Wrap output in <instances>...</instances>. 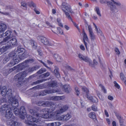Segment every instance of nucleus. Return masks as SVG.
I'll list each match as a JSON object with an SVG mask.
<instances>
[{
  "label": "nucleus",
  "instance_id": "nucleus-33",
  "mask_svg": "<svg viewBox=\"0 0 126 126\" xmlns=\"http://www.w3.org/2000/svg\"><path fill=\"white\" fill-rule=\"evenodd\" d=\"M88 116L92 119H95L96 118L95 113L94 112H91L89 114Z\"/></svg>",
  "mask_w": 126,
  "mask_h": 126
},
{
  "label": "nucleus",
  "instance_id": "nucleus-19",
  "mask_svg": "<svg viewBox=\"0 0 126 126\" xmlns=\"http://www.w3.org/2000/svg\"><path fill=\"white\" fill-rule=\"evenodd\" d=\"M28 66V64L25 61L18 65V69L20 70H22L27 67Z\"/></svg>",
  "mask_w": 126,
  "mask_h": 126
},
{
  "label": "nucleus",
  "instance_id": "nucleus-18",
  "mask_svg": "<svg viewBox=\"0 0 126 126\" xmlns=\"http://www.w3.org/2000/svg\"><path fill=\"white\" fill-rule=\"evenodd\" d=\"M71 117L70 114L69 113H67L61 116L60 118L61 120L64 121L68 120Z\"/></svg>",
  "mask_w": 126,
  "mask_h": 126
},
{
  "label": "nucleus",
  "instance_id": "nucleus-12",
  "mask_svg": "<svg viewBox=\"0 0 126 126\" xmlns=\"http://www.w3.org/2000/svg\"><path fill=\"white\" fill-rule=\"evenodd\" d=\"M16 58L14 59L12 62H10L9 63L8 65L9 66H11L14 65L15 64L17 63L20 61L21 60L24 58L21 56H17V57Z\"/></svg>",
  "mask_w": 126,
  "mask_h": 126
},
{
  "label": "nucleus",
  "instance_id": "nucleus-3",
  "mask_svg": "<svg viewBox=\"0 0 126 126\" xmlns=\"http://www.w3.org/2000/svg\"><path fill=\"white\" fill-rule=\"evenodd\" d=\"M10 106V105H7L6 104H4L0 108V112H4L6 110L5 116L6 118L8 119L11 118L13 114L12 113L13 108H11Z\"/></svg>",
  "mask_w": 126,
  "mask_h": 126
},
{
  "label": "nucleus",
  "instance_id": "nucleus-60",
  "mask_svg": "<svg viewBox=\"0 0 126 126\" xmlns=\"http://www.w3.org/2000/svg\"><path fill=\"white\" fill-rule=\"evenodd\" d=\"M0 13L5 15H9V13L8 12H2L0 11Z\"/></svg>",
  "mask_w": 126,
  "mask_h": 126
},
{
  "label": "nucleus",
  "instance_id": "nucleus-30",
  "mask_svg": "<svg viewBox=\"0 0 126 126\" xmlns=\"http://www.w3.org/2000/svg\"><path fill=\"white\" fill-rule=\"evenodd\" d=\"M47 103H48V102H44L39 101L37 102V105L39 106H42L44 107H45L47 106Z\"/></svg>",
  "mask_w": 126,
  "mask_h": 126
},
{
  "label": "nucleus",
  "instance_id": "nucleus-28",
  "mask_svg": "<svg viewBox=\"0 0 126 126\" xmlns=\"http://www.w3.org/2000/svg\"><path fill=\"white\" fill-rule=\"evenodd\" d=\"M57 82L56 81H53L51 83H49L48 86L49 87L53 88L57 86Z\"/></svg>",
  "mask_w": 126,
  "mask_h": 126
},
{
  "label": "nucleus",
  "instance_id": "nucleus-59",
  "mask_svg": "<svg viewBox=\"0 0 126 126\" xmlns=\"http://www.w3.org/2000/svg\"><path fill=\"white\" fill-rule=\"evenodd\" d=\"M47 80V79H41L40 80H37L38 83H41L42 82H43L44 81H45L46 80Z\"/></svg>",
  "mask_w": 126,
  "mask_h": 126
},
{
  "label": "nucleus",
  "instance_id": "nucleus-49",
  "mask_svg": "<svg viewBox=\"0 0 126 126\" xmlns=\"http://www.w3.org/2000/svg\"><path fill=\"white\" fill-rule=\"evenodd\" d=\"M90 36L92 40H93L95 39V37L94 33L93 32L89 33Z\"/></svg>",
  "mask_w": 126,
  "mask_h": 126
},
{
  "label": "nucleus",
  "instance_id": "nucleus-35",
  "mask_svg": "<svg viewBox=\"0 0 126 126\" xmlns=\"http://www.w3.org/2000/svg\"><path fill=\"white\" fill-rule=\"evenodd\" d=\"M94 10L98 15L100 16H101V14L99 9L98 7H96L94 9Z\"/></svg>",
  "mask_w": 126,
  "mask_h": 126
},
{
  "label": "nucleus",
  "instance_id": "nucleus-62",
  "mask_svg": "<svg viewBox=\"0 0 126 126\" xmlns=\"http://www.w3.org/2000/svg\"><path fill=\"white\" fill-rule=\"evenodd\" d=\"M92 110L94 111H96L97 110V108L94 105H93L92 106Z\"/></svg>",
  "mask_w": 126,
  "mask_h": 126
},
{
  "label": "nucleus",
  "instance_id": "nucleus-38",
  "mask_svg": "<svg viewBox=\"0 0 126 126\" xmlns=\"http://www.w3.org/2000/svg\"><path fill=\"white\" fill-rule=\"evenodd\" d=\"M46 71V70L45 68H41L37 72V73L38 74H41Z\"/></svg>",
  "mask_w": 126,
  "mask_h": 126
},
{
  "label": "nucleus",
  "instance_id": "nucleus-22",
  "mask_svg": "<svg viewBox=\"0 0 126 126\" xmlns=\"http://www.w3.org/2000/svg\"><path fill=\"white\" fill-rule=\"evenodd\" d=\"M7 95L8 97V98H9V101L10 103H11L10 101V99L11 98H12L14 99H16L15 98V97H12V90L11 89H9L7 91Z\"/></svg>",
  "mask_w": 126,
  "mask_h": 126
},
{
  "label": "nucleus",
  "instance_id": "nucleus-34",
  "mask_svg": "<svg viewBox=\"0 0 126 126\" xmlns=\"http://www.w3.org/2000/svg\"><path fill=\"white\" fill-rule=\"evenodd\" d=\"M31 46L32 47L36 49L37 47V44L33 40H31Z\"/></svg>",
  "mask_w": 126,
  "mask_h": 126
},
{
  "label": "nucleus",
  "instance_id": "nucleus-29",
  "mask_svg": "<svg viewBox=\"0 0 126 126\" xmlns=\"http://www.w3.org/2000/svg\"><path fill=\"white\" fill-rule=\"evenodd\" d=\"M56 111H55V112H52L51 113H48L49 115V118H53L57 115V114H58L56 113Z\"/></svg>",
  "mask_w": 126,
  "mask_h": 126
},
{
  "label": "nucleus",
  "instance_id": "nucleus-11",
  "mask_svg": "<svg viewBox=\"0 0 126 126\" xmlns=\"http://www.w3.org/2000/svg\"><path fill=\"white\" fill-rule=\"evenodd\" d=\"M61 7L63 11L68 10L71 9V6L65 2H62Z\"/></svg>",
  "mask_w": 126,
  "mask_h": 126
},
{
  "label": "nucleus",
  "instance_id": "nucleus-9",
  "mask_svg": "<svg viewBox=\"0 0 126 126\" xmlns=\"http://www.w3.org/2000/svg\"><path fill=\"white\" fill-rule=\"evenodd\" d=\"M37 39L45 45H48L49 43L48 39L43 36H38L37 37Z\"/></svg>",
  "mask_w": 126,
  "mask_h": 126
},
{
  "label": "nucleus",
  "instance_id": "nucleus-58",
  "mask_svg": "<svg viewBox=\"0 0 126 126\" xmlns=\"http://www.w3.org/2000/svg\"><path fill=\"white\" fill-rule=\"evenodd\" d=\"M71 20L72 22L73 23L74 25L77 28V29L79 30H80V29L79 28V27L76 24V23L75 22H74L73 21L72 19V20Z\"/></svg>",
  "mask_w": 126,
  "mask_h": 126
},
{
  "label": "nucleus",
  "instance_id": "nucleus-41",
  "mask_svg": "<svg viewBox=\"0 0 126 126\" xmlns=\"http://www.w3.org/2000/svg\"><path fill=\"white\" fill-rule=\"evenodd\" d=\"M50 94L55 93H58L59 94H60V91L59 90H55L53 89H50Z\"/></svg>",
  "mask_w": 126,
  "mask_h": 126
},
{
  "label": "nucleus",
  "instance_id": "nucleus-56",
  "mask_svg": "<svg viewBox=\"0 0 126 126\" xmlns=\"http://www.w3.org/2000/svg\"><path fill=\"white\" fill-rule=\"evenodd\" d=\"M116 116L117 118L119 120L120 122V124L121 125V121L122 120V118L119 115H116Z\"/></svg>",
  "mask_w": 126,
  "mask_h": 126
},
{
  "label": "nucleus",
  "instance_id": "nucleus-17",
  "mask_svg": "<svg viewBox=\"0 0 126 126\" xmlns=\"http://www.w3.org/2000/svg\"><path fill=\"white\" fill-rule=\"evenodd\" d=\"M8 56L10 60H13L15 58L17 57V56H18L15 51L11 52L8 54Z\"/></svg>",
  "mask_w": 126,
  "mask_h": 126
},
{
  "label": "nucleus",
  "instance_id": "nucleus-46",
  "mask_svg": "<svg viewBox=\"0 0 126 126\" xmlns=\"http://www.w3.org/2000/svg\"><path fill=\"white\" fill-rule=\"evenodd\" d=\"M83 59H82L81 61H84L86 62L88 61L89 58L87 56H84V57H83Z\"/></svg>",
  "mask_w": 126,
  "mask_h": 126
},
{
  "label": "nucleus",
  "instance_id": "nucleus-48",
  "mask_svg": "<svg viewBox=\"0 0 126 126\" xmlns=\"http://www.w3.org/2000/svg\"><path fill=\"white\" fill-rule=\"evenodd\" d=\"M57 32L58 33L61 34H62L63 33L62 30L60 27H57Z\"/></svg>",
  "mask_w": 126,
  "mask_h": 126
},
{
  "label": "nucleus",
  "instance_id": "nucleus-25",
  "mask_svg": "<svg viewBox=\"0 0 126 126\" xmlns=\"http://www.w3.org/2000/svg\"><path fill=\"white\" fill-rule=\"evenodd\" d=\"M55 69L54 71V72L56 77L58 78L60 77V75L59 71V69L57 67H55Z\"/></svg>",
  "mask_w": 126,
  "mask_h": 126
},
{
  "label": "nucleus",
  "instance_id": "nucleus-8",
  "mask_svg": "<svg viewBox=\"0 0 126 126\" xmlns=\"http://www.w3.org/2000/svg\"><path fill=\"white\" fill-rule=\"evenodd\" d=\"M25 51V50L24 48H21L20 47H18L17 51L16 52L18 56H20L24 58V53Z\"/></svg>",
  "mask_w": 126,
  "mask_h": 126
},
{
  "label": "nucleus",
  "instance_id": "nucleus-37",
  "mask_svg": "<svg viewBox=\"0 0 126 126\" xmlns=\"http://www.w3.org/2000/svg\"><path fill=\"white\" fill-rule=\"evenodd\" d=\"M21 7L23 9H27V5L25 2L23 1L21 3Z\"/></svg>",
  "mask_w": 126,
  "mask_h": 126
},
{
  "label": "nucleus",
  "instance_id": "nucleus-26",
  "mask_svg": "<svg viewBox=\"0 0 126 126\" xmlns=\"http://www.w3.org/2000/svg\"><path fill=\"white\" fill-rule=\"evenodd\" d=\"M63 88L64 89L65 92L67 93H69V92L71 90L70 86L66 84L64 85L63 86Z\"/></svg>",
  "mask_w": 126,
  "mask_h": 126
},
{
  "label": "nucleus",
  "instance_id": "nucleus-23",
  "mask_svg": "<svg viewBox=\"0 0 126 126\" xmlns=\"http://www.w3.org/2000/svg\"><path fill=\"white\" fill-rule=\"evenodd\" d=\"M11 38L8 41V43L10 44H11L12 45L16 46L17 44L16 39L15 38Z\"/></svg>",
  "mask_w": 126,
  "mask_h": 126
},
{
  "label": "nucleus",
  "instance_id": "nucleus-53",
  "mask_svg": "<svg viewBox=\"0 0 126 126\" xmlns=\"http://www.w3.org/2000/svg\"><path fill=\"white\" fill-rule=\"evenodd\" d=\"M78 57L81 61L82 59H83V57H84V55L81 53L78 54Z\"/></svg>",
  "mask_w": 126,
  "mask_h": 126
},
{
  "label": "nucleus",
  "instance_id": "nucleus-14",
  "mask_svg": "<svg viewBox=\"0 0 126 126\" xmlns=\"http://www.w3.org/2000/svg\"><path fill=\"white\" fill-rule=\"evenodd\" d=\"M6 29V25L2 23L0 25V40H1L3 37V32Z\"/></svg>",
  "mask_w": 126,
  "mask_h": 126
},
{
  "label": "nucleus",
  "instance_id": "nucleus-52",
  "mask_svg": "<svg viewBox=\"0 0 126 126\" xmlns=\"http://www.w3.org/2000/svg\"><path fill=\"white\" fill-rule=\"evenodd\" d=\"M113 83L114 84V86L118 89H119L120 87L119 85L117 83L116 81H114Z\"/></svg>",
  "mask_w": 126,
  "mask_h": 126
},
{
  "label": "nucleus",
  "instance_id": "nucleus-36",
  "mask_svg": "<svg viewBox=\"0 0 126 126\" xmlns=\"http://www.w3.org/2000/svg\"><path fill=\"white\" fill-rule=\"evenodd\" d=\"M59 97L58 96H53L50 97V100L54 101H57L58 100Z\"/></svg>",
  "mask_w": 126,
  "mask_h": 126
},
{
  "label": "nucleus",
  "instance_id": "nucleus-40",
  "mask_svg": "<svg viewBox=\"0 0 126 126\" xmlns=\"http://www.w3.org/2000/svg\"><path fill=\"white\" fill-rule=\"evenodd\" d=\"M46 102H48V103L47 104V106L49 105H50L51 107H55V104L54 102H49L48 101Z\"/></svg>",
  "mask_w": 126,
  "mask_h": 126
},
{
  "label": "nucleus",
  "instance_id": "nucleus-1",
  "mask_svg": "<svg viewBox=\"0 0 126 126\" xmlns=\"http://www.w3.org/2000/svg\"><path fill=\"white\" fill-rule=\"evenodd\" d=\"M39 67L37 66L32 67L30 68L29 69L25 71L21 72L15 75L14 77V80H17V82L16 83L17 86L20 87L23 83V80L25 77L27 75L28 73L33 72L34 70L38 69Z\"/></svg>",
  "mask_w": 126,
  "mask_h": 126
},
{
  "label": "nucleus",
  "instance_id": "nucleus-44",
  "mask_svg": "<svg viewBox=\"0 0 126 126\" xmlns=\"http://www.w3.org/2000/svg\"><path fill=\"white\" fill-rule=\"evenodd\" d=\"M89 61L87 62V63L89 64V65L90 66L92 67H94V65L93 63L92 60L89 58Z\"/></svg>",
  "mask_w": 126,
  "mask_h": 126
},
{
  "label": "nucleus",
  "instance_id": "nucleus-2",
  "mask_svg": "<svg viewBox=\"0 0 126 126\" xmlns=\"http://www.w3.org/2000/svg\"><path fill=\"white\" fill-rule=\"evenodd\" d=\"M111 1L105 0L103 2V3H107L110 11L112 13H115L118 11V8L121 6V3L119 1L114 0H111Z\"/></svg>",
  "mask_w": 126,
  "mask_h": 126
},
{
  "label": "nucleus",
  "instance_id": "nucleus-21",
  "mask_svg": "<svg viewBox=\"0 0 126 126\" xmlns=\"http://www.w3.org/2000/svg\"><path fill=\"white\" fill-rule=\"evenodd\" d=\"M11 47V44L8 45H7L3 46L2 48L0 49V51L3 53Z\"/></svg>",
  "mask_w": 126,
  "mask_h": 126
},
{
  "label": "nucleus",
  "instance_id": "nucleus-6",
  "mask_svg": "<svg viewBox=\"0 0 126 126\" xmlns=\"http://www.w3.org/2000/svg\"><path fill=\"white\" fill-rule=\"evenodd\" d=\"M26 117L27 121H25V123L27 125V126H37L36 124L33 123V122L37 123L38 121V120L37 119L35 118L34 117L32 116L27 115Z\"/></svg>",
  "mask_w": 126,
  "mask_h": 126
},
{
  "label": "nucleus",
  "instance_id": "nucleus-57",
  "mask_svg": "<svg viewBox=\"0 0 126 126\" xmlns=\"http://www.w3.org/2000/svg\"><path fill=\"white\" fill-rule=\"evenodd\" d=\"M115 51L117 54H119L120 52L119 51L118 49L117 48H115Z\"/></svg>",
  "mask_w": 126,
  "mask_h": 126
},
{
  "label": "nucleus",
  "instance_id": "nucleus-42",
  "mask_svg": "<svg viewBox=\"0 0 126 126\" xmlns=\"http://www.w3.org/2000/svg\"><path fill=\"white\" fill-rule=\"evenodd\" d=\"M75 93L77 96H78L79 94V89L77 87H75Z\"/></svg>",
  "mask_w": 126,
  "mask_h": 126
},
{
  "label": "nucleus",
  "instance_id": "nucleus-7",
  "mask_svg": "<svg viewBox=\"0 0 126 126\" xmlns=\"http://www.w3.org/2000/svg\"><path fill=\"white\" fill-rule=\"evenodd\" d=\"M82 89L83 91L86 93V97L88 99L90 100L93 102L96 103L97 102V100L95 97H93L92 96H89L88 95L89 91L87 88L83 87L82 88Z\"/></svg>",
  "mask_w": 126,
  "mask_h": 126
},
{
  "label": "nucleus",
  "instance_id": "nucleus-32",
  "mask_svg": "<svg viewBox=\"0 0 126 126\" xmlns=\"http://www.w3.org/2000/svg\"><path fill=\"white\" fill-rule=\"evenodd\" d=\"M50 75V73L49 72H47L43 74H42L40 75V77L42 78L47 77L49 76Z\"/></svg>",
  "mask_w": 126,
  "mask_h": 126
},
{
  "label": "nucleus",
  "instance_id": "nucleus-39",
  "mask_svg": "<svg viewBox=\"0 0 126 126\" xmlns=\"http://www.w3.org/2000/svg\"><path fill=\"white\" fill-rule=\"evenodd\" d=\"M48 110L47 109V112L49 113L52 112H55L54 111L55 110V107H50L49 109H48Z\"/></svg>",
  "mask_w": 126,
  "mask_h": 126
},
{
  "label": "nucleus",
  "instance_id": "nucleus-15",
  "mask_svg": "<svg viewBox=\"0 0 126 126\" xmlns=\"http://www.w3.org/2000/svg\"><path fill=\"white\" fill-rule=\"evenodd\" d=\"M11 32L9 30L7 31L5 33V35L4 36H6L7 37L3 39V41L6 42L13 37V35H11Z\"/></svg>",
  "mask_w": 126,
  "mask_h": 126
},
{
  "label": "nucleus",
  "instance_id": "nucleus-31",
  "mask_svg": "<svg viewBox=\"0 0 126 126\" xmlns=\"http://www.w3.org/2000/svg\"><path fill=\"white\" fill-rule=\"evenodd\" d=\"M53 57L58 62L61 61V58L59 56L58 54H54L53 55Z\"/></svg>",
  "mask_w": 126,
  "mask_h": 126
},
{
  "label": "nucleus",
  "instance_id": "nucleus-64",
  "mask_svg": "<svg viewBox=\"0 0 126 126\" xmlns=\"http://www.w3.org/2000/svg\"><path fill=\"white\" fill-rule=\"evenodd\" d=\"M108 99L111 101H112L113 99V97L111 95H109L108 97Z\"/></svg>",
  "mask_w": 126,
  "mask_h": 126
},
{
  "label": "nucleus",
  "instance_id": "nucleus-4",
  "mask_svg": "<svg viewBox=\"0 0 126 126\" xmlns=\"http://www.w3.org/2000/svg\"><path fill=\"white\" fill-rule=\"evenodd\" d=\"M43 112L45 111L46 113L42 115L38 113L37 111L34 109H30L29 110L30 112L32 115L36 117H41L45 119L49 118L48 112H47V109H44L42 110Z\"/></svg>",
  "mask_w": 126,
  "mask_h": 126
},
{
  "label": "nucleus",
  "instance_id": "nucleus-55",
  "mask_svg": "<svg viewBox=\"0 0 126 126\" xmlns=\"http://www.w3.org/2000/svg\"><path fill=\"white\" fill-rule=\"evenodd\" d=\"M54 126H59L61 125V123L60 122H57L53 123Z\"/></svg>",
  "mask_w": 126,
  "mask_h": 126
},
{
  "label": "nucleus",
  "instance_id": "nucleus-54",
  "mask_svg": "<svg viewBox=\"0 0 126 126\" xmlns=\"http://www.w3.org/2000/svg\"><path fill=\"white\" fill-rule=\"evenodd\" d=\"M30 5L31 6H32L34 8V9L36 8V5L33 2L31 1L30 4Z\"/></svg>",
  "mask_w": 126,
  "mask_h": 126
},
{
  "label": "nucleus",
  "instance_id": "nucleus-27",
  "mask_svg": "<svg viewBox=\"0 0 126 126\" xmlns=\"http://www.w3.org/2000/svg\"><path fill=\"white\" fill-rule=\"evenodd\" d=\"M7 94L6 87L5 86H3L2 88L1 94L2 96H5L7 95Z\"/></svg>",
  "mask_w": 126,
  "mask_h": 126
},
{
  "label": "nucleus",
  "instance_id": "nucleus-63",
  "mask_svg": "<svg viewBox=\"0 0 126 126\" xmlns=\"http://www.w3.org/2000/svg\"><path fill=\"white\" fill-rule=\"evenodd\" d=\"M88 28L89 33L93 32L91 26L90 25L88 26Z\"/></svg>",
  "mask_w": 126,
  "mask_h": 126
},
{
  "label": "nucleus",
  "instance_id": "nucleus-13",
  "mask_svg": "<svg viewBox=\"0 0 126 126\" xmlns=\"http://www.w3.org/2000/svg\"><path fill=\"white\" fill-rule=\"evenodd\" d=\"M69 108V107L68 105H64L60 110H56V113L58 114H60L65 112Z\"/></svg>",
  "mask_w": 126,
  "mask_h": 126
},
{
  "label": "nucleus",
  "instance_id": "nucleus-51",
  "mask_svg": "<svg viewBox=\"0 0 126 126\" xmlns=\"http://www.w3.org/2000/svg\"><path fill=\"white\" fill-rule=\"evenodd\" d=\"M34 61V60L33 59L31 58L29 59L26 60L25 61V62H26L28 64V63H31L33 62Z\"/></svg>",
  "mask_w": 126,
  "mask_h": 126
},
{
  "label": "nucleus",
  "instance_id": "nucleus-47",
  "mask_svg": "<svg viewBox=\"0 0 126 126\" xmlns=\"http://www.w3.org/2000/svg\"><path fill=\"white\" fill-rule=\"evenodd\" d=\"M65 13L66 15V17H67L68 19L72 20V18L70 15L69 14L68 12H66L65 10V11H63Z\"/></svg>",
  "mask_w": 126,
  "mask_h": 126
},
{
  "label": "nucleus",
  "instance_id": "nucleus-5",
  "mask_svg": "<svg viewBox=\"0 0 126 126\" xmlns=\"http://www.w3.org/2000/svg\"><path fill=\"white\" fill-rule=\"evenodd\" d=\"M10 101L11 103V105L14 108L13 111L14 113L16 115H20V112L19 110L17 109V108L19 105L18 100L17 99H14L12 98H11L10 99Z\"/></svg>",
  "mask_w": 126,
  "mask_h": 126
},
{
  "label": "nucleus",
  "instance_id": "nucleus-10",
  "mask_svg": "<svg viewBox=\"0 0 126 126\" xmlns=\"http://www.w3.org/2000/svg\"><path fill=\"white\" fill-rule=\"evenodd\" d=\"M19 110L20 118L22 119H24L25 118V115L26 114V111L24 107L23 106L21 107Z\"/></svg>",
  "mask_w": 126,
  "mask_h": 126
},
{
  "label": "nucleus",
  "instance_id": "nucleus-43",
  "mask_svg": "<svg viewBox=\"0 0 126 126\" xmlns=\"http://www.w3.org/2000/svg\"><path fill=\"white\" fill-rule=\"evenodd\" d=\"M58 45V44L54 43L53 42H49V43L47 45L50 46H57Z\"/></svg>",
  "mask_w": 126,
  "mask_h": 126
},
{
  "label": "nucleus",
  "instance_id": "nucleus-24",
  "mask_svg": "<svg viewBox=\"0 0 126 126\" xmlns=\"http://www.w3.org/2000/svg\"><path fill=\"white\" fill-rule=\"evenodd\" d=\"M83 42H84V44L85 46L86 49H87V43L85 42V40L87 41L88 40V39L87 36V35H86V33H85V32L84 30H83Z\"/></svg>",
  "mask_w": 126,
  "mask_h": 126
},
{
  "label": "nucleus",
  "instance_id": "nucleus-16",
  "mask_svg": "<svg viewBox=\"0 0 126 126\" xmlns=\"http://www.w3.org/2000/svg\"><path fill=\"white\" fill-rule=\"evenodd\" d=\"M7 123L10 126H21V125L20 123L11 119L7 120Z\"/></svg>",
  "mask_w": 126,
  "mask_h": 126
},
{
  "label": "nucleus",
  "instance_id": "nucleus-50",
  "mask_svg": "<svg viewBox=\"0 0 126 126\" xmlns=\"http://www.w3.org/2000/svg\"><path fill=\"white\" fill-rule=\"evenodd\" d=\"M120 77L121 79L122 80L124 81L125 80L126 78L124 74L123 73H120Z\"/></svg>",
  "mask_w": 126,
  "mask_h": 126
},
{
  "label": "nucleus",
  "instance_id": "nucleus-20",
  "mask_svg": "<svg viewBox=\"0 0 126 126\" xmlns=\"http://www.w3.org/2000/svg\"><path fill=\"white\" fill-rule=\"evenodd\" d=\"M50 89H46L39 93L38 94L39 96H44L46 95L47 94H50Z\"/></svg>",
  "mask_w": 126,
  "mask_h": 126
},
{
  "label": "nucleus",
  "instance_id": "nucleus-45",
  "mask_svg": "<svg viewBox=\"0 0 126 126\" xmlns=\"http://www.w3.org/2000/svg\"><path fill=\"white\" fill-rule=\"evenodd\" d=\"M10 60V58H9L8 56L7 57H6L3 59V63H5Z\"/></svg>",
  "mask_w": 126,
  "mask_h": 126
},
{
  "label": "nucleus",
  "instance_id": "nucleus-61",
  "mask_svg": "<svg viewBox=\"0 0 126 126\" xmlns=\"http://www.w3.org/2000/svg\"><path fill=\"white\" fill-rule=\"evenodd\" d=\"M46 23L49 27L53 28V27L52 25L49 22L47 21L46 22Z\"/></svg>",
  "mask_w": 126,
  "mask_h": 126
}]
</instances>
